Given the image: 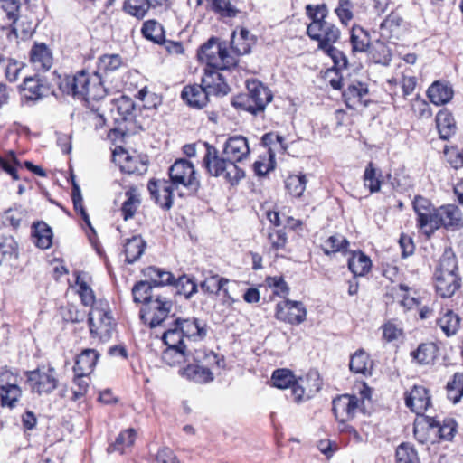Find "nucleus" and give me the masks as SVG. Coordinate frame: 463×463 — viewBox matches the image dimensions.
I'll return each mask as SVG.
<instances>
[{"label":"nucleus","mask_w":463,"mask_h":463,"mask_svg":"<svg viewBox=\"0 0 463 463\" xmlns=\"http://www.w3.org/2000/svg\"><path fill=\"white\" fill-rule=\"evenodd\" d=\"M168 175L170 183L177 189L183 186L192 192H197L201 187L200 179L193 163L187 159L181 158L169 167Z\"/></svg>","instance_id":"nucleus-9"},{"label":"nucleus","mask_w":463,"mask_h":463,"mask_svg":"<svg viewBox=\"0 0 463 463\" xmlns=\"http://www.w3.org/2000/svg\"><path fill=\"white\" fill-rule=\"evenodd\" d=\"M168 326L163 334L172 345L203 340L207 335L206 324L196 317H176Z\"/></svg>","instance_id":"nucleus-3"},{"label":"nucleus","mask_w":463,"mask_h":463,"mask_svg":"<svg viewBox=\"0 0 463 463\" xmlns=\"http://www.w3.org/2000/svg\"><path fill=\"white\" fill-rule=\"evenodd\" d=\"M427 94L430 101L439 106L448 103L452 99L453 90L449 86L436 81L429 87Z\"/></svg>","instance_id":"nucleus-30"},{"label":"nucleus","mask_w":463,"mask_h":463,"mask_svg":"<svg viewBox=\"0 0 463 463\" xmlns=\"http://www.w3.org/2000/svg\"><path fill=\"white\" fill-rule=\"evenodd\" d=\"M28 382L32 391L38 394L50 393L57 387V379L52 370L47 373L41 370L32 371L28 374Z\"/></svg>","instance_id":"nucleus-23"},{"label":"nucleus","mask_w":463,"mask_h":463,"mask_svg":"<svg viewBox=\"0 0 463 463\" xmlns=\"http://www.w3.org/2000/svg\"><path fill=\"white\" fill-rule=\"evenodd\" d=\"M91 299V310L89 312V329L94 338L100 342L110 339L115 327L109 302L102 298H97L93 291L89 288V300Z\"/></svg>","instance_id":"nucleus-2"},{"label":"nucleus","mask_w":463,"mask_h":463,"mask_svg":"<svg viewBox=\"0 0 463 463\" xmlns=\"http://www.w3.org/2000/svg\"><path fill=\"white\" fill-rule=\"evenodd\" d=\"M144 275L149 279L156 288H160L164 285H171L175 283L174 275L163 269L150 266L144 269Z\"/></svg>","instance_id":"nucleus-32"},{"label":"nucleus","mask_w":463,"mask_h":463,"mask_svg":"<svg viewBox=\"0 0 463 463\" xmlns=\"http://www.w3.org/2000/svg\"><path fill=\"white\" fill-rule=\"evenodd\" d=\"M349 242L340 235L330 236L323 245V250L326 255L335 253L347 248Z\"/></svg>","instance_id":"nucleus-55"},{"label":"nucleus","mask_w":463,"mask_h":463,"mask_svg":"<svg viewBox=\"0 0 463 463\" xmlns=\"http://www.w3.org/2000/svg\"><path fill=\"white\" fill-rule=\"evenodd\" d=\"M106 94L107 90L97 73L89 78V96L91 95L93 100L99 101L106 97Z\"/></svg>","instance_id":"nucleus-57"},{"label":"nucleus","mask_w":463,"mask_h":463,"mask_svg":"<svg viewBox=\"0 0 463 463\" xmlns=\"http://www.w3.org/2000/svg\"><path fill=\"white\" fill-rule=\"evenodd\" d=\"M149 9L147 0H126L123 5V10L137 19L144 18Z\"/></svg>","instance_id":"nucleus-46"},{"label":"nucleus","mask_w":463,"mask_h":463,"mask_svg":"<svg viewBox=\"0 0 463 463\" xmlns=\"http://www.w3.org/2000/svg\"><path fill=\"white\" fill-rule=\"evenodd\" d=\"M275 317L280 321L299 325L306 320L307 310L302 302L286 299L276 305Z\"/></svg>","instance_id":"nucleus-13"},{"label":"nucleus","mask_w":463,"mask_h":463,"mask_svg":"<svg viewBox=\"0 0 463 463\" xmlns=\"http://www.w3.org/2000/svg\"><path fill=\"white\" fill-rule=\"evenodd\" d=\"M457 258L452 250H446L439 260L435 275H454L458 274Z\"/></svg>","instance_id":"nucleus-42"},{"label":"nucleus","mask_w":463,"mask_h":463,"mask_svg":"<svg viewBox=\"0 0 463 463\" xmlns=\"http://www.w3.org/2000/svg\"><path fill=\"white\" fill-rule=\"evenodd\" d=\"M435 287L442 298H450L460 288L461 279L458 274L435 275Z\"/></svg>","instance_id":"nucleus-28"},{"label":"nucleus","mask_w":463,"mask_h":463,"mask_svg":"<svg viewBox=\"0 0 463 463\" xmlns=\"http://www.w3.org/2000/svg\"><path fill=\"white\" fill-rule=\"evenodd\" d=\"M438 324L440 326L441 330L448 335H455L460 325L459 317L452 312L451 310H448L439 320Z\"/></svg>","instance_id":"nucleus-44"},{"label":"nucleus","mask_w":463,"mask_h":463,"mask_svg":"<svg viewBox=\"0 0 463 463\" xmlns=\"http://www.w3.org/2000/svg\"><path fill=\"white\" fill-rule=\"evenodd\" d=\"M220 70L205 69L203 77L202 78V85L207 92L208 96H225L231 91L230 86L225 81V79Z\"/></svg>","instance_id":"nucleus-20"},{"label":"nucleus","mask_w":463,"mask_h":463,"mask_svg":"<svg viewBox=\"0 0 463 463\" xmlns=\"http://www.w3.org/2000/svg\"><path fill=\"white\" fill-rule=\"evenodd\" d=\"M145 38L161 44L165 42V31L161 24L156 20H148L143 24L141 29Z\"/></svg>","instance_id":"nucleus-40"},{"label":"nucleus","mask_w":463,"mask_h":463,"mask_svg":"<svg viewBox=\"0 0 463 463\" xmlns=\"http://www.w3.org/2000/svg\"><path fill=\"white\" fill-rule=\"evenodd\" d=\"M396 463H420L415 449L409 443L401 444L396 449Z\"/></svg>","instance_id":"nucleus-50"},{"label":"nucleus","mask_w":463,"mask_h":463,"mask_svg":"<svg viewBox=\"0 0 463 463\" xmlns=\"http://www.w3.org/2000/svg\"><path fill=\"white\" fill-rule=\"evenodd\" d=\"M72 183V192H71V199L73 202V206L75 212L79 213L81 215L82 220L87 223V213L83 207V198L80 194V189L79 184L75 182L74 177H71Z\"/></svg>","instance_id":"nucleus-59"},{"label":"nucleus","mask_w":463,"mask_h":463,"mask_svg":"<svg viewBox=\"0 0 463 463\" xmlns=\"http://www.w3.org/2000/svg\"><path fill=\"white\" fill-rule=\"evenodd\" d=\"M32 236L34 241L43 240L45 237L52 236V228L44 222H37L33 225Z\"/></svg>","instance_id":"nucleus-64"},{"label":"nucleus","mask_w":463,"mask_h":463,"mask_svg":"<svg viewBox=\"0 0 463 463\" xmlns=\"http://www.w3.org/2000/svg\"><path fill=\"white\" fill-rule=\"evenodd\" d=\"M226 278H220L218 275H210L200 284L203 291L207 294L218 295L221 289L229 283Z\"/></svg>","instance_id":"nucleus-48"},{"label":"nucleus","mask_w":463,"mask_h":463,"mask_svg":"<svg viewBox=\"0 0 463 463\" xmlns=\"http://www.w3.org/2000/svg\"><path fill=\"white\" fill-rule=\"evenodd\" d=\"M85 358H87V349H83L76 357L73 366L74 378L71 386L72 400L80 401L84 399L87 393V383L85 381Z\"/></svg>","instance_id":"nucleus-17"},{"label":"nucleus","mask_w":463,"mask_h":463,"mask_svg":"<svg viewBox=\"0 0 463 463\" xmlns=\"http://www.w3.org/2000/svg\"><path fill=\"white\" fill-rule=\"evenodd\" d=\"M307 35L318 43V49L324 51L327 55L338 54L337 49L334 47L340 38V30L330 22H311L307 28Z\"/></svg>","instance_id":"nucleus-8"},{"label":"nucleus","mask_w":463,"mask_h":463,"mask_svg":"<svg viewBox=\"0 0 463 463\" xmlns=\"http://www.w3.org/2000/svg\"><path fill=\"white\" fill-rule=\"evenodd\" d=\"M34 32L33 22L26 17L16 18L11 24H0V33H5L12 41L13 39L26 40Z\"/></svg>","instance_id":"nucleus-22"},{"label":"nucleus","mask_w":463,"mask_h":463,"mask_svg":"<svg viewBox=\"0 0 463 463\" xmlns=\"http://www.w3.org/2000/svg\"><path fill=\"white\" fill-rule=\"evenodd\" d=\"M125 163L121 165V170L128 174H141L145 170V165L137 158L129 156L124 153Z\"/></svg>","instance_id":"nucleus-61"},{"label":"nucleus","mask_w":463,"mask_h":463,"mask_svg":"<svg viewBox=\"0 0 463 463\" xmlns=\"http://www.w3.org/2000/svg\"><path fill=\"white\" fill-rule=\"evenodd\" d=\"M354 7V5L352 0H338V5L335 9V13L342 24L348 25V24L353 20Z\"/></svg>","instance_id":"nucleus-51"},{"label":"nucleus","mask_w":463,"mask_h":463,"mask_svg":"<svg viewBox=\"0 0 463 463\" xmlns=\"http://www.w3.org/2000/svg\"><path fill=\"white\" fill-rule=\"evenodd\" d=\"M17 246V242L13 236H0V264L5 259L16 256Z\"/></svg>","instance_id":"nucleus-52"},{"label":"nucleus","mask_w":463,"mask_h":463,"mask_svg":"<svg viewBox=\"0 0 463 463\" xmlns=\"http://www.w3.org/2000/svg\"><path fill=\"white\" fill-rule=\"evenodd\" d=\"M413 209L418 216V226L427 235V230L430 225V219L432 218V210L435 208L432 207L431 203L428 199L422 196H416L413 201Z\"/></svg>","instance_id":"nucleus-27"},{"label":"nucleus","mask_w":463,"mask_h":463,"mask_svg":"<svg viewBox=\"0 0 463 463\" xmlns=\"http://www.w3.org/2000/svg\"><path fill=\"white\" fill-rule=\"evenodd\" d=\"M177 288V293L184 295L185 298H190L194 293L197 292V284L193 279L186 275H183L175 281Z\"/></svg>","instance_id":"nucleus-54"},{"label":"nucleus","mask_w":463,"mask_h":463,"mask_svg":"<svg viewBox=\"0 0 463 463\" xmlns=\"http://www.w3.org/2000/svg\"><path fill=\"white\" fill-rule=\"evenodd\" d=\"M194 364H189L181 373L196 383H208L213 381V370L219 366L218 355L213 352L195 351Z\"/></svg>","instance_id":"nucleus-5"},{"label":"nucleus","mask_w":463,"mask_h":463,"mask_svg":"<svg viewBox=\"0 0 463 463\" xmlns=\"http://www.w3.org/2000/svg\"><path fill=\"white\" fill-rule=\"evenodd\" d=\"M307 14L312 19V22H326L325 19L327 16V8L326 5H318L313 6L307 5L306 6Z\"/></svg>","instance_id":"nucleus-63"},{"label":"nucleus","mask_w":463,"mask_h":463,"mask_svg":"<svg viewBox=\"0 0 463 463\" xmlns=\"http://www.w3.org/2000/svg\"><path fill=\"white\" fill-rule=\"evenodd\" d=\"M181 97L190 107L195 109L205 107L209 101V96L202 83L185 86Z\"/></svg>","instance_id":"nucleus-25"},{"label":"nucleus","mask_w":463,"mask_h":463,"mask_svg":"<svg viewBox=\"0 0 463 463\" xmlns=\"http://www.w3.org/2000/svg\"><path fill=\"white\" fill-rule=\"evenodd\" d=\"M359 399L354 395H341L333 400V412L339 422L352 420L358 409Z\"/></svg>","instance_id":"nucleus-19"},{"label":"nucleus","mask_w":463,"mask_h":463,"mask_svg":"<svg viewBox=\"0 0 463 463\" xmlns=\"http://www.w3.org/2000/svg\"><path fill=\"white\" fill-rule=\"evenodd\" d=\"M172 309L171 296L161 290L158 294L152 295V299L146 301V305L141 307L140 318L150 328H155L165 325Z\"/></svg>","instance_id":"nucleus-6"},{"label":"nucleus","mask_w":463,"mask_h":463,"mask_svg":"<svg viewBox=\"0 0 463 463\" xmlns=\"http://www.w3.org/2000/svg\"><path fill=\"white\" fill-rule=\"evenodd\" d=\"M368 87L361 81H354L343 92L345 105L349 109H357L368 104Z\"/></svg>","instance_id":"nucleus-21"},{"label":"nucleus","mask_w":463,"mask_h":463,"mask_svg":"<svg viewBox=\"0 0 463 463\" xmlns=\"http://www.w3.org/2000/svg\"><path fill=\"white\" fill-rule=\"evenodd\" d=\"M436 126L439 137L448 140L456 132V124L453 116L446 109H442L436 115Z\"/></svg>","instance_id":"nucleus-29"},{"label":"nucleus","mask_w":463,"mask_h":463,"mask_svg":"<svg viewBox=\"0 0 463 463\" xmlns=\"http://www.w3.org/2000/svg\"><path fill=\"white\" fill-rule=\"evenodd\" d=\"M19 3L16 0H3L1 5L0 18H6L11 24L18 17Z\"/></svg>","instance_id":"nucleus-56"},{"label":"nucleus","mask_w":463,"mask_h":463,"mask_svg":"<svg viewBox=\"0 0 463 463\" xmlns=\"http://www.w3.org/2000/svg\"><path fill=\"white\" fill-rule=\"evenodd\" d=\"M438 348L434 343L420 344L415 351L411 353V357L420 364H429L437 356Z\"/></svg>","instance_id":"nucleus-37"},{"label":"nucleus","mask_w":463,"mask_h":463,"mask_svg":"<svg viewBox=\"0 0 463 463\" xmlns=\"http://www.w3.org/2000/svg\"><path fill=\"white\" fill-rule=\"evenodd\" d=\"M350 42L353 52H366L370 45V36L366 31L360 26H353Z\"/></svg>","instance_id":"nucleus-41"},{"label":"nucleus","mask_w":463,"mask_h":463,"mask_svg":"<svg viewBox=\"0 0 463 463\" xmlns=\"http://www.w3.org/2000/svg\"><path fill=\"white\" fill-rule=\"evenodd\" d=\"M136 435V430L132 428L121 431L116 438V440L109 445L108 451H118L120 454L125 453L128 449L133 446Z\"/></svg>","instance_id":"nucleus-35"},{"label":"nucleus","mask_w":463,"mask_h":463,"mask_svg":"<svg viewBox=\"0 0 463 463\" xmlns=\"http://www.w3.org/2000/svg\"><path fill=\"white\" fill-rule=\"evenodd\" d=\"M212 10L222 17H235L238 9L231 3V0H209Z\"/></svg>","instance_id":"nucleus-53"},{"label":"nucleus","mask_w":463,"mask_h":463,"mask_svg":"<svg viewBox=\"0 0 463 463\" xmlns=\"http://www.w3.org/2000/svg\"><path fill=\"white\" fill-rule=\"evenodd\" d=\"M175 185L167 180H150L147 189L155 203L163 210H170L173 206V191Z\"/></svg>","instance_id":"nucleus-15"},{"label":"nucleus","mask_w":463,"mask_h":463,"mask_svg":"<svg viewBox=\"0 0 463 463\" xmlns=\"http://www.w3.org/2000/svg\"><path fill=\"white\" fill-rule=\"evenodd\" d=\"M307 182L305 175H290L285 181V186L291 195L300 197L306 190Z\"/></svg>","instance_id":"nucleus-47"},{"label":"nucleus","mask_w":463,"mask_h":463,"mask_svg":"<svg viewBox=\"0 0 463 463\" xmlns=\"http://www.w3.org/2000/svg\"><path fill=\"white\" fill-rule=\"evenodd\" d=\"M436 425L438 426V433L440 439L446 440L453 439L457 430V423L454 420L446 419L442 424L437 423Z\"/></svg>","instance_id":"nucleus-60"},{"label":"nucleus","mask_w":463,"mask_h":463,"mask_svg":"<svg viewBox=\"0 0 463 463\" xmlns=\"http://www.w3.org/2000/svg\"><path fill=\"white\" fill-rule=\"evenodd\" d=\"M162 340L166 345V348L162 353V360L165 364L170 366H175L184 362L189 361V356H193L194 354L188 347L187 344L176 343L172 345L168 343L165 338V335L163 334Z\"/></svg>","instance_id":"nucleus-18"},{"label":"nucleus","mask_w":463,"mask_h":463,"mask_svg":"<svg viewBox=\"0 0 463 463\" xmlns=\"http://www.w3.org/2000/svg\"><path fill=\"white\" fill-rule=\"evenodd\" d=\"M48 91V86L43 80L35 75L26 77L23 82V98L26 101L40 100Z\"/></svg>","instance_id":"nucleus-24"},{"label":"nucleus","mask_w":463,"mask_h":463,"mask_svg":"<svg viewBox=\"0 0 463 463\" xmlns=\"http://www.w3.org/2000/svg\"><path fill=\"white\" fill-rule=\"evenodd\" d=\"M447 396L453 402L458 403L463 396V373H454L446 386Z\"/></svg>","instance_id":"nucleus-43"},{"label":"nucleus","mask_w":463,"mask_h":463,"mask_svg":"<svg viewBox=\"0 0 463 463\" xmlns=\"http://www.w3.org/2000/svg\"><path fill=\"white\" fill-rule=\"evenodd\" d=\"M271 248L275 250H281L286 246L287 236L282 230H272L268 234Z\"/></svg>","instance_id":"nucleus-62"},{"label":"nucleus","mask_w":463,"mask_h":463,"mask_svg":"<svg viewBox=\"0 0 463 463\" xmlns=\"http://www.w3.org/2000/svg\"><path fill=\"white\" fill-rule=\"evenodd\" d=\"M198 59L205 62L208 70H227L237 64V59L231 55L225 44L211 38L203 44L197 53Z\"/></svg>","instance_id":"nucleus-7"},{"label":"nucleus","mask_w":463,"mask_h":463,"mask_svg":"<svg viewBox=\"0 0 463 463\" xmlns=\"http://www.w3.org/2000/svg\"><path fill=\"white\" fill-rule=\"evenodd\" d=\"M382 172L370 162L365 167L364 173V184L369 189L371 194L377 193L382 185Z\"/></svg>","instance_id":"nucleus-39"},{"label":"nucleus","mask_w":463,"mask_h":463,"mask_svg":"<svg viewBox=\"0 0 463 463\" xmlns=\"http://www.w3.org/2000/svg\"><path fill=\"white\" fill-rule=\"evenodd\" d=\"M146 247V241L139 235L128 239L124 244L126 261L128 263H134L137 261L144 253Z\"/></svg>","instance_id":"nucleus-31"},{"label":"nucleus","mask_w":463,"mask_h":463,"mask_svg":"<svg viewBox=\"0 0 463 463\" xmlns=\"http://www.w3.org/2000/svg\"><path fill=\"white\" fill-rule=\"evenodd\" d=\"M161 288H156L151 281H138L132 288L133 299L137 303L146 305V301L152 299V295L158 294Z\"/></svg>","instance_id":"nucleus-33"},{"label":"nucleus","mask_w":463,"mask_h":463,"mask_svg":"<svg viewBox=\"0 0 463 463\" xmlns=\"http://www.w3.org/2000/svg\"><path fill=\"white\" fill-rule=\"evenodd\" d=\"M126 200L122 203L121 212L124 220L127 221L134 217L136 212L140 206V194L136 187H130L125 193Z\"/></svg>","instance_id":"nucleus-34"},{"label":"nucleus","mask_w":463,"mask_h":463,"mask_svg":"<svg viewBox=\"0 0 463 463\" xmlns=\"http://www.w3.org/2000/svg\"><path fill=\"white\" fill-rule=\"evenodd\" d=\"M295 376L288 369H277L273 372L271 382L273 386L279 389H286L295 382Z\"/></svg>","instance_id":"nucleus-49"},{"label":"nucleus","mask_w":463,"mask_h":463,"mask_svg":"<svg viewBox=\"0 0 463 463\" xmlns=\"http://www.w3.org/2000/svg\"><path fill=\"white\" fill-rule=\"evenodd\" d=\"M405 405L417 415H422L431 404L429 390L422 385H414L405 392Z\"/></svg>","instance_id":"nucleus-16"},{"label":"nucleus","mask_w":463,"mask_h":463,"mask_svg":"<svg viewBox=\"0 0 463 463\" xmlns=\"http://www.w3.org/2000/svg\"><path fill=\"white\" fill-rule=\"evenodd\" d=\"M117 111L121 116L122 120L131 121L136 118L137 108L131 98L121 96L116 101Z\"/></svg>","instance_id":"nucleus-45"},{"label":"nucleus","mask_w":463,"mask_h":463,"mask_svg":"<svg viewBox=\"0 0 463 463\" xmlns=\"http://www.w3.org/2000/svg\"><path fill=\"white\" fill-rule=\"evenodd\" d=\"M89 125L94 128L98 136L102 139L116 140L124 136V131L121 128H112L107 125L104 114L101 112V105L94 107L89 104Z\"/></svg>","instance_id":"nucleus-14"},{"label":"nucleus","mask_w":463,"mask_h":463,"mask_svg":"<svg viewBox=\"0 0 463 463\" xmlns=\"http://www.w3.org/2000/svg\"><path fill=\"white\" fill-rule=\"evenodd\" d=\"M59 89L75 99L87 102V71L80 70L74 75H66L58 83Z\"/></svg>","instance_id":"nucleus-11"},{"label":"nucleus","mask_w":463,"mask_h":463,"mask_svg":"<svg viewBox=\"0 0 463 463\" xmlns=\"http://www.w3.org/2000/svg\"><path fill=\"white\" fill-rule=\"evenodd\" d=\"M30 61L35 70L46 71L52 65V54L45 43H35L30 52Z\"/></svg>","instance_id":"nucleus-26"},{"label":"nucleus","mask_w":463,"mask_h":463,"mask_svg":"<svg viewBox=\"0 0 463 463\" xmlns=\"http://www.w3.org/2000/svg\"><path fill=\"white\" fill-rule=\"evenodd\" d=\"M247 90V94H241L233 99L234 107L256 115L263 111L272 100L270 90L257 80H248Z\"/></svg>","instance_id":"nucleus-4"},{"label":"nucleus","mask_w":463,"mask_h":463,"mask_svg":"<svg viewBox=\"0 0 463 463\" xmlns=\"http://www.w3.org/2000/svg\"><path fill=\"white\" fill-rule=\"evenodd\" d=\"M349 367L354 373H361L364 375L370 374L372 370V361L364 350H358L351 356Z\"/></svg>","instance_id":"nucleus-36"},{"label":"nucleus","mask_w":463,"mask_h":463,"mask_svg":"<svg viewBox=\"0 0 463 463\" xmlns=\"http://www.w3.org/2000/svg\"><path fill=\"white\" fill-rule=\"evenodd\" d=\"M430 225L427 230V236L430 237L440 227L447 230H455L462 226V214L460 210L453 204H447L432 210Z\"/></svg>","instance_id":"nucleus-10"},{"label":"nucleus","mask_w":463,"mask_h":463,"mask_svg":"<svg viewBox=\"0 0 463 463\" xmlns=\"http://www.w3.org/2000/svg\"><path fill=\"white\" fill-rule=\"evenodd\" d=\"M372 262L369 257L361 251L353 253L348 260V268L355 276H364L371 269Z\"/></svg>","instance_id":"nucleus-38"},{"label":"nucleus","mask_w":463,"mask_h":463,"mask_svg":"<svg viewBox=\"0 0 463 463\" xmlns=\"http://www.w3.org/2000/svg\"><path fill=\"white\" fill-rule=\"evenodd\" d=\"M206 153L203 164L207 172L215 177H223L231 184H237L245 175L244 170L238 165L247 159L250 147L246 137L238 135L229 137L223 147V156L217 149L205 144Z\"/></svg>","instance_id":"nucleus-1"},{"label":"nucleus","mask_w":463,"mask_h":463,"mask_svg":"<svg viewBox=\"0 0 463 463\" xmlns=\"http://www.w3.org/2000/svg\"><path fill=\"white\" fill-rule=\"evenodd\" d=\"M22 395V391L16 383V378L10 371L0 370V398L1 405L14 408Z\"/></svg>","instance_id":"nucleus-12"},{"label":"nucleus","mask_w":463,"mask_h":463,"mask_svg":"<svg viewBox=\"0 0 463 463\" xmlns=\"http://www.w3.org/2000/svg\"><path fill=\"white\" fill-rule=\"evenodd\" d=\"M19 165L20 163L13 152H11L6 157H0V168L10 175L14 180L19 179V175L17 174V166Z\"/></svg>","instance_id":"nucleus-58"}]
</instances>
